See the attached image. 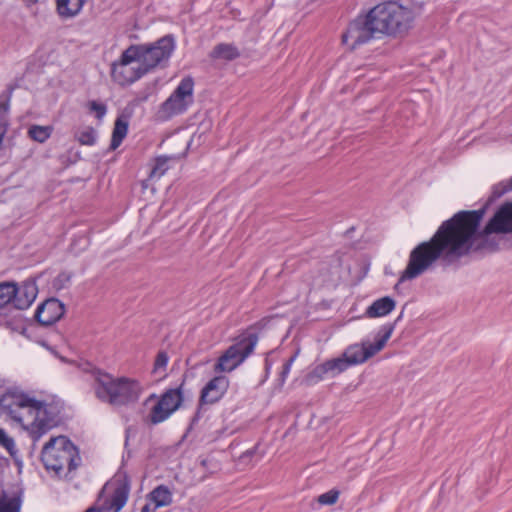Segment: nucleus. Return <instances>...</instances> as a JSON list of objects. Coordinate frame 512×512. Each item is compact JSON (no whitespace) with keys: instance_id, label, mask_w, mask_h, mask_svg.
<instances>
[{"instance_id":"12","label":"nucleus","mask_w":512,"mask_h":512,"mask_svg":"<svg viewBox=\"0 0 512 512\" xmlns=\"http://www.w3.org/2000/svg\"><path fill=\"white\" fill-rule=\"evenodd\" d=\"M370 12L365 16H359L349 23L346 31L342 35V42L350 49H356L358 46L369 42L378 32L374 29Z\"/></svg>"},{"instance_id":"8","label":"nucleus","mask_w":512,"mask_h":512,"mask_svg":"<svg viewBox=\"0 0 512 512\" xmlns=\"http://www.w3.org/2000/svg\"><path fill=\"white\" fill-rule=\"evenodd\" d=\"M194 80L187 76L183 78L173 93L161 104L158 117L167 120L187 111L194 101Z\"/></svg>"},{"instance_id":"2","label":"nucleus","mask_w":512,"mask_h":512,"mask_svg":"<svg viewBox=\"0 0 512 512\" xmlns=\"http://www.w3.org/2000/svg\"><path fill=\"white\" fill-rule=\"evenodd\" d=\"M0 407L14 421L39 439L47 430L55 426L59 408L20 394H6L0 398Z\"/></svg>"},{"instance_id":"7","label":"nucleus","mask_w":512,"mask_h":512,"mask_svg":"<svg viewBox=\"0 0 512 512\" xmlns=\"http://www.w3.org/2000/svg\"><path fill=\"white\" fill-rule=\"evenodd\" d=\"M138 54L139 60L148 73L152 69L166 63L171 57L174 49L175 42L171 36H164L152 44H139L132 45Z\"/></svg>"},{"instance_id":"10","label":"nucleus","mask_w":512,"mask_h":512,"mask_svg":"<svg viewBox=\"0 0 512 512\" xmlns=\"http://www.w3.org/2000/svg\"><path fill=\"white\" fill-rule=\"evenodd\" d=\"M256 344L257 337L254 334L239 338L219 357L214 370L216 372L233 371L253 352Z\"/></svg>"},{"instance_id":"9","label":"nucleus","mask_w":512,"mask_h":512,"mask_svg":"<svg viewBox=\"0 0 512 512\" xmlns=\"http://www.w3.org/2000/svg\"><path fill=\"white\" fill-rule=\"evenodd\" d=\"M135 51L130 45L119 59L111 64V77L121 86L130 85L146 74Z\"/></svg>"},{"instance_id":"11","label":"nucleus","mask_w":512,"mask_h":512,"mask_svg":"<svg viewBox=\"0 0 512 512\" xmlns=\"http://www.w3.org/2000/svg\"><path fill=\"white\" fill-rule=\"evenodd\" d=\"M155 401L149 413V420L152 424H159L168 419L181 405L182 394L180 389H170L160 398L155 394L149 396L146 404Z\"/></svg>"},{"instance_id":"5","label":"nucleus","mask_w":512,"mask_h":512,"mask_svg":"<svg viewBox=\"0 0 512 512\" xmlns=\"http://www.w3.org/2000/svg\"><path fill=\"white\" fill-rule=\"evenodd\" d=\"M41 459L45 468L60 478L67 477L81 462L77 448L65 436L51 438L42 449Z\"/></svg>"},{"instance_id":"35","label":"nucleus","mask_w":512,"mask_h":512,"mask_svg":"<svg viewBox=\"0 0 512 512\" xmlns=\"http://www.w3.org/2000/svg\"><path fill=\"white\" fill-rule=\"evenodd\" d=\"M85 512H103V509L101 508H95V507H90L89 509H87Z\"/></svg>"},{"instance_id":"18","label":"nucleus","mask_w":512,"mask_h":512,"mask_svg":"<svg viewBox=\"0 0 512 512\" xmlns=\"http://www.w3.org/2000/svg\"><path fill=\"white\" fill-rule=\"evenodd\" d=\"M86 0H56V11L63 19L76 17L82 10Z\"/></svg>"},{"instance_id":"17","label":"nucleus","mask_w":512,"mask_h":512,"mask_svg":"<svg viewBox=\"0 0 512 512\" xmlns=\"http://www.w3.org/2000/svg\"><path fill=\"white\" fill-rule=\"evenodd\" d=\"M396 307V302L393 298L385 296L375 300L365 311V316L368 318L384 317L391 313Z\"/></svg>"},{"instance_id":"26","label":"nucleus","mask_w":512,"mask_h":512,"mask_svg":"<svg viewBox=\"0 0 512 512\" xmlns=\"http://www.w3.org/2000/svg\"><path fill=\"white\" fill-rule=\"evenodd\" d=\"M168 360L169 358L166 352L162 351L157 354L152 372L154 375L158 376V379H162L166 376Z\"/></svg>"},{"instance_id":"16","label":"nucleus","mask_w":512,"mask_h":512,"mask_svg":"<svg viewBox=\"0 0 512 512\" xmlns=\"http://www.w3.org/2000/svg\"><path fill=\"white\" fill-rule=\"evenodd\" d=\"M15 290L13 307L20 310L28 308L34 302L38 293L36 283L31 280L23 282L20 286L15 284Z\"/></svg>"},{"instance_id":"32","label":"nucleus","mask_w":512,"mask_h":512,"mask_svg":"<svg viewBox=\"0 0 512 512\" xmlns=\"http://www.w3.org/2000/svg\"><path fill=\"white\" fill-rule=\"evenodd\" d=\"M0 445L4 447L11 455L15 453L14 440L9 437L6 432L0 428Z\"/></svg>"},{"instance_id":"24","label":"nucleus","mask_w":512,"mask_h":512,"mask_svg":"<svg viewBox=\"0 0 512 512\" xmlns=\"http://www.w3.org/2000/svg\"><path fill=\"white\" fill-rule=\"evenodd\" d=\"M75 138L81 145L93 146L97 140V132L92 127H84L75 133Z\"/></svg>"},{"instance_id":"29","label":"nucleus","mask_w":512,"mask_h":512,"mask_svg":"<svg viewBox=\"0 0 512 512\" xmlns=\"http://www.w3.org/2000/svg\"><path fill=\"white\" fill-rule=\"evenodd\" d=\"M510 190H512V178L495 184L492 187V197L499 198Z\"/></svg>"},{"instance_id":"22","label":"nucleus","mask_w":512,"mask_h":512,"mask_svg":"<svg viewBox=\"0 0 512 512\" xmlns=\"http://www.w3.org/2000/svg\"><path fill=\"white\" fill-rule=\"evenodd\" d=\"M128 132V123L121 118H118L115 122L110 147L115 150L119 147L123 139L126 137Z\"/></svg>"},{"instance_id":"3","label":"nucleus","mask_w":512,"mask_h":512,"mask_svg":"<svg viewBox=\"0 0 512 512\" xmlns=\"http://www.w3.org/2000/svg\"><path fill=\"white\" fill-rule=\"evenodd\" d=\"M394 328V324L383 325L375 335L373 343L366 340L348 346L341 356L317 365L308 375V379L311 382H318L325 378H333L351 366L364 363L385 347Z\"/></svg>"},{"instance_id":"6","label":"nucleus","mask_w":512,"mask_h":512,"mask_svg":"<svg viewBox=\"0 0 512 512\" xmlns=\"http://www.w3.org/2000/svg\"><path fill=\"white\" fill-rule=\"evenodd\" d=\"M97 397L112 405H125L136 401L143 387L139 382L128 378H113L109 374L99 373L96 378Z\"/></svg>"},{"instance_id":"34","label":"nucleus","mask_w":512,"mask_h":512,"mask_svg":"<svg viewBox=\"0 0 512 512\" xmlns=\"http://www.w3.org/2000/svg\"><path fill=\"white\" fill-rule=\"evenodd\" d=\"M293 360H294V358H291L287 363H285V365L283 367V371H282L283 378L286 377L288 375V373L290 372Z\"/></svg>"},{"instance_id":"30","label":"nucleus","mask_w":512,"mask_h":512,"mask_svg":"<svg viewBox=\"0 0 512 512\" xmlns=\"http://www.w3.org/2000/svg\"><path fill=\"white\" fill-rule=\"evenodd\" d=\"M339 497L338 490H330L326 493L319 495L318 502L322 505H333L337 502Z\"/></svg>"},{"instance_id":"25","label":"nucleus","mask_w":512,"mask_h":512,"mask_svg":"<svg viewBox=\"0 0 512 512\" xmlns=\"http://www.w3.org/2000/svg\"><path fill=\"white\" fill-rule=\"evenodd\" d=\"M170 157L161 156L158 157L155 161V164L149 174V178L151 180H158L160 179L165 172L169 169V161Z\"/></svg>"},{"instance_id":"23","label":"nucleus","mask_w":512,"mask_h":512,"mask_svg":"<svg viewBox=\"0 0 512 512\" xmlns=\"http://www.w3.org/2000/svg\"><path fill=\"white\" fill-rule=\"evenodd\" d=\"M51 126L32 125L28 130V135L39 143H44L52 134Z\"/></svg>"},{"instance_id":"19","label":"nucleus","mask_w":512,"mask_h":512,"mask_svg":"<svg viewBox=\"0 0 512 512\" xmlns=\"http://www.w3.org/2000/svg\"><path fill=\"white\" fill-rule=\"evenodd\" d=\"M15 283H0V315H8L13 307V296H15Z\"/></svg>"},{"instance_id":"15","label":"nucleus","mask_w":512,"mask_h":512,"mask_svg":"<svg viewBox=\"0 0 512 512\" xmlns=\"http://www.w3.org/2000/svg\"><path fill=\"white\" fill-rule=\"evenodd\" d=\"M229 379L226 376H216L202 389L201 401L205 404L217 402L227 391Z\"/></svg>"},{"instance_id":"27","label":"nucleus","mask_w":512,"mask_h":512,"mask_svg":"<svg viewBox=\"0 0 512 512\" xmlns=\"http://www.w3.org/2000/svg\"><path fill=\"white\" fill-rule=\"evenodd\" d=\"M20 500L17 497L4 496L0 500V512H19Z\"/></svg>"},{"instance_id":"1","label":"nucleus","mask_w":512,"mask_h":512,"mask_svg":"<svg viewBox=\"0 0 512 512\" xmlns=\"http://www.w3.org/2000/svg\"><path fill=\"white\" fill-rule=\"evenodd\" d=\"M484 210L461 211L445 221L429 240L410 253L407 267L399 281L415 279L437 260L451 264L471 251L482 249L492 233H512V202L503 204L483 230L479 229Z\"/></svg>"},{"instance_id":"33","label":"nucleus","mask_w":512,"mask_h":512,"mask_svg":"<svg viewBox=\"0 0 512 512\" xmlns=\"http://www.w3.org/2000/svg\"><path fill=\"white\" fill-rule=\"evenodd\" d=\"M157 509L158 508L152 504V502L148 501V503L142 507L141 512H155Z\"/></svg>"},{"instance_id":"20","label":"nucleus","mask_w":512,"mask_h":512,"mask_svg":"<svg viewBox=\"0 0 512 512\" xmlns=\"http://www.w3.org/2000/svg\"><path fill=\"white\" fill-rule=\"evenodd\" d=\"M148 501L157 508L169 506L172 503V492L167 486L159 485L148 494Z\"/></svg>"},{"instance_id":"21","label":"nucleus","mask_w":512,"mask_h":512,"mask_svg":"<svg viewBox=\"0 0 512 512\" xmlns=\"http://www.w3.org/2000/svg\"><path fill=\"white\" fill-rule=\"evenodd\" d=\"M240 53L232 44L221 43L214 47V49L210 53V57L213 59H221V60H234L239 57Z\"/></svg>"},{"instance_id":"14","label":"nucleus","mask_w":512,"mask_h":512,"mask_svg":"<svg viewBox=\"0 0 512 512\" xmlns=\"http://www.w3.org/2000/svg\"><path fill=\"white\" fill-rule=\"evenodd\" d=\"M113 487L112 495L105 503L104 509L112 512H119L127 503L130 486L126 479H118L105 487Z\"/></svg>"},{"instance_id":"13","label":"nucleus","mask_w":512,"mask_h":512,"mask_svg":"<svg viewBox=\"0 0 512 512\" xmlns=\"http://www.w3.org/2000/svg\"><path fill=\"white\" fill-rule=\"evenodd\" d=\"M65 312L64 304L58 299H48L42 303L36 310V320L44 325L49 326L57 322Z\"/></svg>"},{"instance_id":"28","label":"nucleus","mask_w":512,"mask_h":512,"mask_svg":"<svg viewBox=\"0 0 512 512\" xmlns=\"http://www.w3.org/2000/svg\"><path fill=\"white\" fill-rule=\"evenodd\" d=\"M510 190H512V178L495 184L492 187V197L499 198Z\"/></svg>"},{"instance_id":"4","label":"nucleus","mask_w":512,"mask_h":512,"mask_svg":"<svg viewBox=\"0 0 512 512\" xmlns=\"http://www.w3.org/2000/svg\"><path fill=\"white\" fill-rule=\"evenodd\" d=\"M422 2L402 5L395 1L380 3L373 7L370 18L374 29L381 35L398 36L412 28L415 19L423 12Z\"/></svg>"},{"instance_id":"31","label":"nucleus","mask_w":512,"mask_h":512,"mask_svg":"<svg viewBox=\"0 0 512 512\" xmlns=\"http://www.w3.org/2000/svg\"><path fill=\"white\" fill-rule=\"evenodd\" d=\"M88 108H89V111L91 113H94L96 118L101 120L106 112H107V108H106V105L101 103V102H97V101H90L88 103Z\"/></svg>"}]
</instances>
